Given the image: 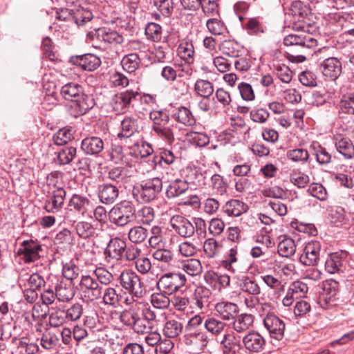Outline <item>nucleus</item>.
<instances>
[{
  "mask_svg": "<svg viewBox=\"0 0 354 354\" xmlns=\"http://www.w3.org/2000/svg\"><path fill=\"white\" fill-rule=\"evenodd\" d=\"M289 12L293 17H298V21L292 24V29L301 32L286 36L283 43L289 48L288 58L292 62L301 63L313 55L318 44L317 40L309 34L313 28L308 18L311 9L303 1L296 0L291 3Z\"/></svg>",
  "mask_w": 354,
  "mask_h": 354,
  "instance_id": "f257e3e1",
  "label": "nucleus"
},
{
  "mask_svg": "<svg viewBox=\"0 0 354 354\" xmlns=\"http://www.w3.org/2000/svg\"><path fill=\"white\" fill-rule=\"evenodd\" d=\"M60 94L64 100L71 102L68 111L74 118L86 114L95 105L93 97L85 94L82 86L74 82L62 86Z\"/></svg>",
  "mask_w": 354,
  "mask_h": 354,
  "instance_id": "f03ea898",
  "label": "nucleus"
},
{
  "mask_svg": "<svg viewBox=\"0 0 354 354\" xmlns=\"http://www.w3.org/2000/svg\"><path fill=\"white\" fill-rule=\"evenodd\" d=\"M162 189V181L156 177L142 181L139 186L133 188V195L140 203H149L157 198Z\"/></svg>",
  "mask_w": 354,
  "mask_h": 354,
  "instance_id": "7ed1b4c3",
  "label": "nucleus"
},
{
  "mask_svg": "<svg viewBox=\"0 0 354 354\" xmlns=\"http://www.w3.org/2000/svg\"><path fill=\"white\" fill-rule=\"evenodd\" d=\"M136 208L131 202L124 201L115 205L109 213L111 223L118 227H124L134 220Z\"/></svg>",
  "mask_w": 354,
  "mask_h": 354,
  "instance_id": "20e7f679",
  "label": "nucleus"
},
{
  "mask_svg": "<svg viewBox=\"0 0 354 354\" xmlns=\"http://www.w3.org/2000/svg\"><path fill=\"white\" fill-rule=\"evenodd\" d=\"M118 281L124 290L137 299L142 298L145 293L144 283L140 276L131 270H123Z\"/></svg>",
  "mask_w": 354,
  "mask_h": 354,
  "instance_id": "39448f33",
  "label": "nucleus"
},
{
  "mask_svg": "<svg viewBox=\"0 0 354 354\" xmlns=\"http://www.w3.org/2000/svg\"><path fill=\"white\" fill-rule=\"evenodd\" d=\"M187 283L185 275L180 272H169L162 274L156 283L157 289L166 294L173 295Z\"/></svg>",
  "mask_w": 354,
  "mask_h": 354,
  "instance_id": "423d86ee",
  "label": "nucleus"
},
{
  "mask_svg": "<svg viewBox=\"0 0 354 354\" xmlns=\"http://www.w3.org/2000/svg\"><path fill=\"white\" fill-rule=\"evenodd\" d=\"M79 285L81 296L86 301L101 299L102 287L100 286L95 278L91 275H82Z\"/></svg>",
  "mask_w": 354,
  "mask_h": 354,
  "instance_id": "0eeeda50",
  "label": "nucleus"
},
{
  "mask_svg": "<svg viewBox=\"0 0 354 354\" xmlns=\"http://www.w3.org/2000/svg\"><path fill=\"white\" fill-rule=\"evenodd\" d=\"M44 253L42 245L37 240L24 241L19 245L17 254L26 263L35 262L39 259Z\"/></svg>",
  "mask_w": 354,
  "mask_h": 354,
  "instance_id": "6e6552de",
  "label": "nucleus"
},
{
  "mask_svg": "<svg viewBox=\"0 0 354 354\" xmlns=\"http://www.w3.org/2000/svg\"><path fill=\"white\" fill-rule=\"evenodd\" d=\"M90 203L91 201L87 197L81 194H73L68 201L64 219L69 222H75L76 219L75 213L78 212L84 216L88 211Z\"/></svg>",
  "mask_w": 354,
  "mask_h": 354,
  "instance_id": "1a4fd4ad",
  "label": "nucleus"
},
{
  "mask_svg": "<svg viewBox=\"0 0 354 354\" xmlns=\"http://www.w3.org/2000/svg\"><path fill=\"white\" fill-rule=\"evenodd\" d=\"M263 323L271 338L280 340L283 337L286 325L278 316L268 313L263 318Z\"/></svg>",
  "mask_w": 354,
  "mask_h": 354,
  "instance_id": "9d476101",
  "label": "nucleus"
},
{
  "mask_svg": "<svg viewBox=\"0 0 354 354\" xmlns=\"http://www.w3.org/2000/svg\"><path fill=\"white\" fill-rule=\"evenodd\" d=\"M138 95V93L132 90L118 93L111 100V105L118 113H126L130 107L131 102Z\"/></svg>",
  "mask_w": 354,
  "mask_h": 354,
  "instance_id": "9b49d317",
  "label": "nucleus"
},
{
  "mask_svg": "<svg viewBox=\"0 0 354 354\" xmlns=\"http://www.w3.org/2000/svg\"><path fill=\"white\" fill-rule=\"evenodd\" d=\"M170 224L174 231L183 238H190L195 233L194 223L183 216H173Z\"/></svg>",
  "mask_w": 354,
  "mask_h": 354,
  "instance_id": "f8f14e48",
  "label": "nucleus"
},
{
  "mask_svg": "<svg viewBox=\"0 0 354 354\" xmlns=\"http://www.w3.org/2000/svg\"><path fill=\"white\" fill-rule=\"evenodd\" d=\"M319 64V68L324 76L333 80H337L342 72L341 61L335 57L324 58Z\"/></svg>",
  "mask_w": 354,
  "mask_h": 354,
  "instance_id": "ddd939ff",
  "label": "nucleus"
},
{
  "mask_svg": "<svg viewBox=\"0 0 354 354\" xmlns=\"http://www.w3.org/2000/svg\"><path fill=\"white\" fill-rule=\"evenodd\" d=\"M321 243L317 241H312L306 243L303 253L300 256V261L306 266H315L319 260Z\"/></svg>",
  "mask_w": 354,
  "mask_h": 354,
  "instance_id": "4468645a",
  "label": "nucleus"
},
{
  "mask_svg": "<svg viewBox=\"0 0 354 354\" xmlns=\"http://www.w3.org/2000/svg\"><path fill=\"white\" fill-rule=\"evenodd\" d=\"M184 343L188 346L198 351H203L209 342L205 332L201 329L185 332Z\"/></svg>",
  "mask_w": 354,
  "mask_h": 354,
  "instance_id": "2eb2a0df",
  "label": "nucleus"
},
{
  "mask_svg": "<svg viewBox=\"0 0 354 354\" xmlns=\"http://www.w3.org/2000/svg\"><path fill=\"white\" fill-rule=\"evenodd\" d=\"M70 62L88 71H95L101 64L100 59L97 56L91 53L72 56L70 58Z\"/></svg>",
  "mask_w": 354,
  "mask_h": 354,
  "instance_id": "dca6fc26",
  "label": "nucleus"
},
{
  "mask_svg": "<svg viewBox=\"0 0 354 354\" xmlns=\"http://www.w3.org/2000/svg\"><path fill=\"white\" fill-rule=\"evenodd\" d=\"M121 185L117 183H104L98 187V197L104 204H112L119 196V189Z\"/></svg>",
  "mask_w": 354,
  "mask_h": 354,
  "instance_id": "f3484780",
  "label": "nucleus"
},
{
  "mask_svg": "<svg viewBox=\"0 0 354 354\" xmlns=\"http://www.w3.org/2000/svg\"><path fill=\"white\" fill-rule=\"evenodd\" d=\"M104 148V140L98 136H91L84 138L81 142V149L86 155L98 156Z\"/></svg>",
  "mask_w": 354,
  "mask_h": 354,
  "instance_id": "a211bd4d",
  "label": "nucleus"
},
{
  "mask_svg": "<svg viewBox=\"0 0 354 354\" xmlns=\"http://www.w3.org/2000/svg\"><path fill=\"white\" fill-rule=\"evenodd\" d=\"M66 192L62 187H59L53 192L52 196L46 200L44 209L49 213H55L59 211L64 203Z\"/></svg>",
  "mask_w": 354,
  "mask_h": 354,
  "instance_id": "6ab92c4d",
  "label": "nucleus"
},
{
  "mask_svg": "<svg viewBox=\"0 0 354 354\" xmlns=\"http://www.w3.org/2000/svg\"><path fill=\"white\" fill-rule=\"evenodd\" d=\"M126 243L125 240L120 237L111 239L104 250L106 257H109L116 261L123 259Z\"/></svg>",
  "mask_w": 354,
  "mask_h": 354,
  "instance_id": "aec40b11",
  "label": "nucleus"
},
{
  "mask_svg": "<svg viewBox=\"0 0 354 354\" xmlns=\"http://www.w3.org/2000/svg\"><path fill=\"white\" fill-rule=\"evenodd\" d=\"M243 343L246 350L251 353L261 351L266 344L263 337L257 332H250L243 338Z\"/></svg>",
  "mask_w": 354,
  "mask_h": 354,
  "instance_id": "412c9836",
  "label": "nucleus"
},
{
  "mask_svg": "<svg viewBox=\"0 0 354 354\" xmlns=\"http://www.w3.org/2000/svg\"><path fill=\"white\" fill-rule=\"evenodd\" d=\"M55 297L59 301L66 302L75 296L72 282L68 280L58 281L55 286Z\"/></svg>",
  "mask_w": 354,
  "mask_h": 354,
  "instance_id": "4be33fe9",
  "label": "nucleus"
},
{
  "mask_svg": "<svg viewBox=\"0 0 354 354\" xmlns=\"http://www.w3.org/2000/svg\"><path fill=\"white\" fill-rule=\"evenodd\" d=\"M23 277H26L24 280L26 281V285L29 287V290H27L25 293V295H28V293L30 294L32 301L34 300L37 294L35 292L36 290H40L42 288L45 286L46 281L44 277L38 273H32L29 274L26 273Z\"/></svg>",
  "mask_w": 354,
  "mask_h": 354,
  "instance_id": "5701e85b",
  "label": "nucleus"
},
{
  "mask_svg": "<svg viewBox=\"0 0 354 354\" xmlns=\"http://www.w3.org/2000/svg\"><path fill=\"white\" fill-rule=\"evenodd\" d=\"M248 210V205L239 199H231L223 206V211L228 216L238 217Z\"/></svg>",
  "mask_w": 354,
  "mask_h": 354,
  "instance_id": "b1692460",
  "label": "nucleus"
},
{
  "mask_svg": "<svg viewBox=\"0 0 354 354\" xmlns=\"http://www.w3.org/2000/svg\"><path fill=\"white\" fill-rule=\"evenodd\" d=\"M72 13V21L79 27L86 25L93 18L91 10L81 6H74Z\"/></svg>",
  "mask_w": 354,
  "mask_h": 354,
  "instance_id": "393cba45",
  "label": "nucleus"
},
{
  "mask_svg": "<svg viewBox=\"0 0 354 354\" xmlns=\"http://www.w3.org/2000/svg\"><path fill=\"white\" fill-rule=\"evenodd\" d=\"M215 310L224 320L235 319L239 313V307L232 302H220L215 306Z\"/></svg>",
  "mask_w": 354,
  "mask_h": 354,
  "instance_id": "a878e982",
  "label": "nucleus"
},
{
  "mask_svg": "<svg viewBox=\"0 0 354 354\" xmlns=\"http://www.w3.org/2000/svg\"><path fill=\"white\" fill-rule=\"evenodd\" d=\"M189 183L187 180L177 178L170 183L166 189V196L168 198L178 197L189 191Z\"/></svg>",
  "mask_w": 354,
  "mask_h": 354,
  "instance_id": "bb28decb",
  "label": "nucleus"
},
{
  "mask_svg": "<svg viewBox=\"0 0 354 354\" xmlns=\"http://www.w3.org/2000/svg\"><path fill=\"white\" fill-rule=\"evenodd\" d=\"M203 326L207 332L216 337L222 335L229 330L227 324L214 317L206 318Z\"/></svg>",
  "mask_w": 354,
  "mask_h": 354,
  "instance_id": "cd10ccee",
  "label": "nucleus"
},
{
  "mask_svg": "<svg viewBox=\"0 0 354 354\" xmlns=\"http://www.w3.org/2000/svg\"><path fill=\"white\" fill-rule=\"evenodd\" d=\"M335 146L337 151L345 159H351L354 157V145L348 138H336Z\"/></svg>",
  "mask_w": 354,
  "mask_h": 354,
  "instance_id": "c85d7f7f",
  "label": "nucleus"
},
{
  "mask_svg": "<svg viewBox=\"0 0 354 354\" xmlns=\"http://www.w3.org/2000/svg\"><path fill=\"white\" fill-rule=\"evenodd\" d=\"M172 116L176 122L185 126H192L196 123V119L192 111L184 106L178 107Z\"/></svg>",
  "mask_w": 354,
  "mask_h": 354,
  "instance_id": "c756f323",
  "label": "nucleus"
},
{
  "mask_svg": "<svg viewBox=\"0 0 354 354\" xmlns=\"http://www.w3.org/2000/svg\"><path fill=\"white\" fill-rule=\"evenodd\" d=\"M96 37L100 41L109 44H121L123 42V37L116 31L111 30L106 28H100L96 30Z\"/></svg>",
  "mask_w": 354,
  "mask_h": 354,
  "instance_id": "7c9ffc66",
  "label": "nucleus"
},
{
  "mask_svg": "<svg viewBox=\"0 0 354 354\" xmlns=\"http://www.w3.org/2000/svg\"><path fill=\"white\" fill-rule=\"evenodd\" d=\"M148 236V230L140 225L131 227L128 232V239L133 244H141Z\"/></svg>",
  "mask_w": 354,
  "mask_h": 354,
  "instance_id": "2f4dec72",
  "label": "nucleus"
},
{
  "mask_svg": "<svg viewBox=\"0 0 354 354\" xmlns=\"http://www.w3.org/2000/svg\"><path fill=\"white\" fill-rule=\"evenodd\" d=\"M211 295L212 292L209 289L203 286H198L194 293L196 306L200 309L207 308L210 304Z\"/></svg>",
  "mask_w": 354,
  "mask_h": 354,
  "instance_id": "473e14b6",
  "label": "nucleus"
},
{
  "mask_svg": "<svg viewBox=\"0 0 354 354\" xmlns=\"http://www.w3.org/2000/svg\"><path fill=\"white\" fill-rule=\"evenodd\" d=\"M122 296L118 293L115 288L108 287L102 289V301L104 305L116 308L120 305V301Z\"/></svg>",
  "mask_w": 354,
  "mask_h": 354,
  "instance_id": "72a5a7b5",
  "label": "nucleus"
},
{
  "mask_svg": "<svg viewBox=\"0 0 354 354\" xmlns=\"http://www.w3.org/2000/svg\"><path fill=\"white\" fill-rule=\"evenodd\" d=\"M343 266L342 254L337 252L328 255L325 261V270L330 274H335L340 271Z\"/></svg>",
  "mask_w": 354,
  "mask_h": 354,
  "instance_id": "f704fd0d",
  "label": "nucleus"
},
{
  "mask_svg": "<svg viewBox=\"0 0 354 354\" xmlns=\"http://www.w3.org/2000/svg\"><path fill=\"white\" fill-rule=\"evenodd\" d=\"M74 227L76 234L82 239H87L95 236L96 229L89 222L79 221L75 225Z\"/></svg>",
  "mask_w": 354,
  "mask_h": 354,
  "instance_id": "c9c22d12",
  "label": "nucleus"
},
{
  "mask_svg": "<svg viewBox=\"0 0 354 354\" xmlns=\"http://www.w3.org/2000/svg\"><path fill=\"white\" fill-rule=\"evenodd\" d=\"M254 317L250 314H241L236 315L233 322V328L238 333L248 330L253 324Z\"/></svg>",
  "mask_w": 354,
  "mask_h": 354,
  "instance_id": "e433bc0d",
  "label": "nucleus"
},
{
  "mask_svg": "<svg viewBox=\"0 0 354 354\" xmlns=\"http://www.w3.org/2000/svg\"><path fill=\"white\" fill-rule=\"evenodd\" d=\"M178 54L186 63L190 64L194 62V48L190 41H183L178 48Z\"/></svg>",
  "mask_w": 354,
  "mask_h": 354,
  "instance_id": "4c0bfd02",
  "label": "nucleus"
},
{
  "mask_svg": "<svg viewBox=\"0 0 354 354\" xmlns=\"http://www.w3.org/2000/svg\"><path fill=\"white\" fill-rule=\"evenodd\" d=\"M74 138V130L71 127H64L59 129L53 136L55 145L61 146L66 145Z\"/></svg>",
  "mask_w": 354,
  "mask_h": 354,
  "instance_id": "58836bf2",
  "label": "nucleus"
},
{
  "mask_svg": "<svg viewBox=\"0 0 354 354\" xmlns=\"http://www.w3.org/2000/svg\"><path fill=\"white\" fill-rule=\"evenodd\" d=\"M240 289L242 292L252 296H258L261 293V288L258 283L249 277H243L240 281Z\"/></svg>",
  "mask_w": 354,
  "mask_h": 354,
  "instance_id": "ea45409f",
  "label": "nucleus"
},
{
  "mask_svg": "<svg viewBox=\"0 0 354 354\" xmlns=\"http://www.w3.org/2000/svg\"><path fill=\"white\" fill-rule=\"evenodd\" d=\"M194 91L198 95L208 99L214 93V86L209 81L198 79L195 82Z\"/></svg>",
  "mask_w": 354,
  "mask_h": 354,
  "instance_id": "a19ab883",
  "label": "nucleus"
},
{
  "mask_svg": "<svg viewBox=\"0 0 354 354\" xmlns=\"http://www.w3.org/2000/svg\"><path fill=\"white\" fill-rule=\"evenodd\" d=\"M296 251L295 241L291 238H285L281 241L277 246L279 254L283 257H292Z\"/></svg>",
  "mask_w": 354,
  "mask_h": 354,
  "instance_id": "79ce46f5",
  "label": "nucleus"
},
{
  "mask_svg": "<svg viewBox=\"0 0 354 354\" xmlns=\"http://www.w3.org/2000/svg\"><path fill=\"white\" fill-rule=\"evenodd\" d=\"M155 218L154 209L148 206H145L139 209L138 212L136 211V215L134 219L136 222L142 225H149Z\"/></svg>",
  "mask_w": 354,
  "mask_h": 354,
  "instance_id": "37998d69",
  "label": "nucleus"
},
{
  "mask_svg": "<svg viewBox=\"0 0 354 354\" xmlns=\"http://www.w3.org/2000/svg\"><path fill=\"white\" fill-rule=\"evenodd\" d=\"M122 131L118 133L119 138H128L131 137L137 131V120L129 117H126L121 122Z\"/></svg>",
  "mask_w": 354,
  "mask_h": 354,
  "instance_id": "c03bdc74",
  "label": "nucleus"
},
{
  "mask_svg": "<svg viewBox=\"0 0 354 354\" xmlns=\"http://www.w3.org/2000/svg\"><path fill=\"white\" fill-rule=\"evenodd\" d=\"M222 248L221 242L214 238L207 239L203 244L204 252L208 258H214L218 256L221 253Z\"/></svg>",
  "mask_w": 354,
  "mask_h": 354,
  "instance_id": "a18cd8bd",
  "label": "nucleus"
},
{
  "mask_svg": "<svg viewBox=\"0 0 354 354\" xmlns=\"http://www.w3.org/2000/svg\"><path fill=\"white\" fill-rule=\"evenodd\" d=\"M140 64V59L136 53L128 54L121 61L123 69L129 73L136 71L138 68Z\"/></svg>",
  "mask_w": 354,
  "mask_h": 354,
  "instance_id": "49530a36",
  "label": "nucleus"
},
{
  "mask_svg": "<svg viewBox=\"0 0 354 354\" xmlns=\"http://www.w3.org/2000/svg\"><path fill=\"white\" fill-rule=\"evenodd\" d=\"M183 324L179 321L170 319L165 322L163 328V334L169 338H174L182 332Z\"/></svg>",
  "mask_w": 354,
  "mask_h": 354,
  "instance_id": "de8ad7c7",
  "label": "nucleus"
},
{
  "mask_svg": "<svg viewBox=\"0 0 354 354\" xmlns=\"http://www.w3.org/2000/svg\"><path fill=\"white\" fill-rule=\"evenodd\" d=\"M176 158L171 151L162 149L160 150L158 155L154 156L153 161L156 165H159L161 167H164V165H170L173 164Z\"/></svg>",
  "mask_w": 354,
  "mask_h": 354,
  "instance_id": "09e8293b",
  "label": "nucleus"
},
{
  "mask_svg": "<svg viewBox=\"0 0 354 354\" xmlns=\"http://www.w3.org/2000/svg\"><path fill=\"white\" fill-rule=\"evenodd\" d=\"M77 149L74 147H65L57 153L58 162L60 165H68L75 158Z\"/></svg>",
  "mask_w": 354,
  "mask_h": 354,
  "instance_id": "8fccbe9b",
  "label": "nucleus"
},
{
  "mask_svg": "<svg viewBox=\"0 0 354 354\" xmlns=\"http://www.w3.org/2000/svg\"><path fill=\"white\" fill-rule=\"evenodd\" d=\"M182 269L190 276H196L202 272L203 267L199 260L189 259L183 262Z\"/></svg>",
  "mask_w": 354,
  "mask_h": 354,
  "instance_id": "3c124183",
  "label": "nucleus"
},
{
  "mask_svg": "<svg viewBox=\"0 0 354 354\" xmlns=\"http://www.w3.org/2000/svg\"><path fill=\"white\" fill-rule=\"evenodd\" d=\"M240 46L237 42L234 40H224L220 44L221 52L231 57H238L240 52Z\"/></svg>",
  "mask_w": 354,
  "mask_h": 354,
  "instance_id": "603ef678",
  "label": "nucleus"
},
{
  "mask_svg": "<svg viewBox=\"0 0 354 354\" xmlns=\"http://www.w3.org/2000/svg\"><path fill=\"white\" fill-rule=\"evenodd\" d=\"M290 180L299 188L305 187L310 182L308 175L302 172L300 169H293L290 174Z\"/></svg>",
  "mask_w": 354,
  "mask_h": 354,
  "instance_id": "864d4df0",
  "label": "nucleus"
},
{
  "mask_svg": "<svg viewBox=\"0 0 354 354\" xmlns=\"http://www.w3.org/2000/svg\"><path fill=\"white\" fill-rule=\"evenodd\" d=\"M170 294H166L162 291L158 293H153L151 295V302L153 306L158 309H166L169 306L170 299L169 298Z\"/></svg>",
  "mask_w": 354,
  "mask_h": 354,
  "instance_id": "5fc2aeb1",
  "label": "nucleus"
},
{
  "mask_svg": "<svg viewBox=\"0 0 354 354\" xmlns=\"http://www.w3.org/2000/svg\"><path fill=\"white\" fill-rule=\"evenodd\" d=\"M339 108L342 113L354 115V93L344 96L339 102Z\"/></svg>",
  "mask_w": 354,
  "mask_h": 354,
  "instance_id": "6e6d98bb",
  "label": "nucleus"
},
{
  "mask_svg": "<svg viewBox=\"0 0 354 354\" xmlns=\"http://www.w3.org/2000/svg\"><path fill=\"white\" fill-rule=\"evenodd\" d=\"M222 336V338L218 342L223 346V353L229 354L231 352H234V347L235 344L234 340L235 337L233 333L229 329L225 333H223Z\"/></svg>",
  "mask_w": 354,
  "mask_h": 354,
  "instance_id": "4d7b16f0",
  "label": "nucleus"
},
{
  "mask_svg": "<svg viewBox=\"0 0 354 354\" xmlns=\"http://www.w3.org/2000/svg\"><path fill=\"white\" fill-rule=\"evenodd\" d=\"M286 156L289 160L302 163L306 162L309 158L308 151L301 148L288 150Z\"/></svg>",
  "mask_w": 354,
  "mask_h": 354,
  "instance_id": "13d9d810",
  "label": "nucleus"
},
{
  "mask_svg": "<svg viewBox=\"0 0 354 354\" xmlns=\"http://www.w3.org/2000/svg\"><path fill=\"white\" fill-rule=\"evenodd\" d=\"M93 274L97 278L96 280L102 285L108 286L114 280L112 273L102 267L97 268L94 270Z\"/></svg>",
  "mask_w": 354,
  "mask_h": 354,
  "instance_id": "bf43d9fd",
  "label": "nucleus"
},
{
  "mask_svg": "<svg viewBox=\"0 0 354 354\" xmlns=\"http://www.w3.org/2000/svg\"><path fill=\"white\" fill-rule=\"evenodd\" d=\"M277 77L283 83L288 84L292 78V71L285 64H277L274 66Z\"/></svg>",
  "mask_w": 354,
  "mask_h": 354,
  "instance_id": "052dcab7",
  "label": "nucleus"
},
{
  "mask_svg": "<svg viewBox=\"0 0 354 354\" xmlns=\"http://www.w3.org/2000/svg\"><path fill=\"white\" fill-rule=\"evenodd\" d=\"M288 289L297 299L305 297L308 291V287L307 284L301 281H296L292 282L290 285Z\"/></svg>",
  "mask_w": 354,
  "mask_h": 354,
  "instance_id": "680f3d73",
  "label": "nucleus"
},
{
  "mask_svg": "<svg viewBox=\"0 0 354 354\" xmlns=\"http://www.w3.org/2000/svg\"><path fill=\"white\" fill-rule=\"evenodd\" d=\"M308 192L315 198L324 201L328 198V193L326 188L320 183H313L310 185Z\"/></svg>",
  "mask_w": 354,
  "mask_h": 354,
  "instance_id": "e2e57ef3",
  "label": "nucleus"
},
{
  "mask_svg": "<svg viewBox=\"0 0 354 354\" xmlns=\"http://www.w3.org/2000/svg\"><path fill=\"white\" fill-rule=\"evenodd\" d=\"M243 26L250 35H257L264 32L263 25L257 18L248 19L243 23Z\"/></svg>",
  "mask_w": 354,
  "mask_h": 354,
  "instance_id": "0e129e2a",
  "label": "nucleus"
},
{
  "mask_svg": "<svg viewBox=\"0 0 354 354\" xmlns=\"http://www.w3.org/2000/svg\"><path fill=\"white\" fill-rule=\"evenodd\" d=\"M162 27L156 23H149L145 27V35L148 39L153 41L161 39Z\"/></svg>",
  "mask_w": 354,
  "mask_h": 354,
  "instance_id": "69168bd1",
  "label": "nucleus"
},
{
  "mask_svg": "<svg viewBox=\"0 0 354 354\" xmlns=\"http://www.w3.org/2000/svg\"><path fill=\"white\" fill-rule=\"evenodd\" d=\"M152 3L165 17H169L173 10L172 0H153Z\"/></svg>",
  "mask_w": 354,
  "mask_h": 354,
  "instance_id": "338daca9",
  "label": "nucleus"
},
{
  "mask_svg": "<svg viewBox=\"0 0 354 354\" xmlns=\"http://www.w3.org/2000/svg\"><path fill=\"white\" fill-rule=\"evenodd\" d=\"M225 227V223L218 218H214L210 220L208 225V231L213 236H220Z\"/></svg>",
  "mask_w": 354,
  "mask_h": 354,
  "instance_id": "774afa93",
  "label": "nucleus"
}]
</instances>
